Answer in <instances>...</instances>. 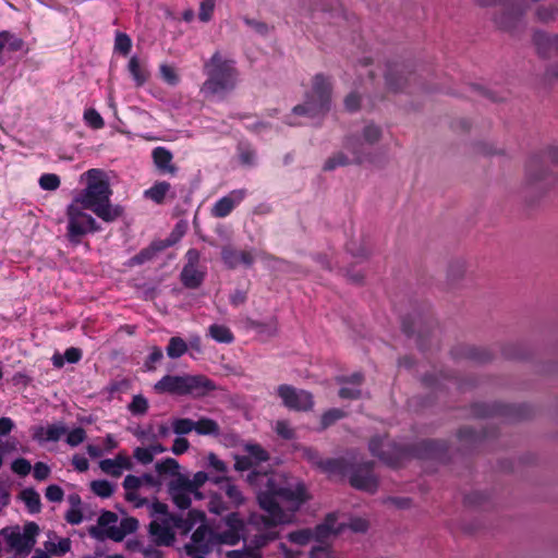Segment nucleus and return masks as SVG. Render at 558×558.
I'll return each instance as SVG.
<instances>
[{"mask_svg": "<svg viewBox=\"0 0 558 558\" xmlns=\"http://www.w3.org/2000/svg\"><path fill=\"white\" fill-rule=\"evenodd\" d=\"M34 477L38 481H44L46 480L49 474H50V468L43 463V462H37L34 466Z\"/></svg>", "mask_w": 558, "mask_h": 558, "instance_id": "obj_59", "label": "nucleus"}, {"mask_svg": "<svg viewBox=\"0 0 558 558\" xmlns=\"http://www.w3.org/2000/svg\"><path fill=\"white\" fill-rule=\"evenodd\" d=\"M317 464L323 469V471L330 475H338L343 472V463L340 460L327 459L317 462Z\"/></svg>", "mask_w": 558, "mask_h": 558, "instance_id": "obj_42", "label": "nucleus"}, {"mask_svg": "<svg viewBox=\"0 0 558 558\" xmlns=\"http://www.w3.org/2000/svg\"><path fill=\"white\" fill-rule=\"evenodd\" d=\"M344 108L349 112H355L361 107V96L356 92H351L344 98Z\"/></svg>", "mask_w": 558, "mask_h": 558, "instance_id": "obj_51", "label": "nucleus"}, {"mask_svg": "<svg viewBox=\"0 0 558 558\" xmlns=\"http://www.w3.org/2000/svg\"><path fill=\"white\" fill-rule=\"evenodd\" d=\"M481 8L494 9L492 14L495 25L502 31L517 29L527 10L526 0H476Z\"/></svg>", "mask_w": 558, "mask_h": 558, "instance_id": "obj_6", "label": "nucleus"}, {"mask_svg": "<svg viewBox=\"0 0 558 558\" xmlns=\"http://www.w3.org/2000/svg\"><path fill=\"white\" fill-rule=\"evenodd\" d=\"M150 533L160 545H170L174 539L171 527L163 521H153L150 523Z\"/></svg>", "mask_w": 558, "mask_h": 558, "instance_id": "obj_26", "label": "nucleus"}, {"mask_svg": "<svg viewBox=\"0 0 558 558\" xmlns=\"http://www.w3.org/2000/svg\"><path fill=\"white\" fill-rule=\"evenodd\" d=\"M137 529V521L133 518H124L118 520L117 531H111V539L116 542L122 541L128 534L133 533Z\"/></svg>", "mask_w": 558, "mask_h": 558, "instance_id": "obj_30", "label": "nucleus"}, {"mask_svg": "<svg viewBox=\"0 0 558 558\" xmlns=\"http://www.w3.org/2000/svg\"><path fill=\"white\" fill-rule=\"evenodd\" d=\"M194 432L203 436H218L220 434V427L216 421L209 417H201L198 421H195Z\"/></svg>", "mask_w": 558, "mask_h": 558, "instance_id": "obj_32", "label": "nucleus"}, {"mask_svg": "<svg viewBox=\"0 0 558 558\" xmlns=\"http://www.w3.org/2000/svg\"><path fill=\"white\" fill-rule=\"evenodd\" d=\"M63 356H64V360L69 363H76L81 360L82 352H81V350H78L76 348H69L65 350Z\"/></svg>", "mask_w": 558, "mask_h": 558, "instance_id": "obj_63", "label": "nucleus"}, {"mask_svg": "<svg viewBox=\"0 0 558 558\" xmlns=\"http://www.w3.org/2000/svg\"><path fill=\"white\" fill-rule=\"evenodd\" d=\"M186 259L187 263L181 272V280L187 288H197L204 279V271L199 270L197 267L199 253L194 248L189 250Z\"/></svg>", "mask_w": 558, "mask_h": 558, "instance_id": "obj_11", "label": "nucleus"}, {"mask_svg": "<svg viewBox=\"0 0 558 558\" xmlns=\"http://www.w3.org/2000/svg\"><path fill=\"white\" fill-rule=\"evenodd\" d=\"M416 78L404 63H389L385 74L386 86L393 93L403 92L412 82L415 83Z\"/></svg>", "mask_w": 558, "mask_h": 558, "instance_id": "obj_8", "label": "nucleus"}, {"mask_svg": "<svg viewBox=\"0 0 558 558\" xmlns=\"http://www.w3.org/2000/svg\"><path fill=\"white\" fill-rule=\"evenodd\" d=\"M65 441L71 447H76L85 441L86 439V432L82 427H76L70 432L65 433Z\"/></svg>", "mask_w": 558, "mask_h": 558, "instance_id": "obj_43", "label": "nucleus"}, {"mask_svg": "<svg viewBox=\"0 0 558 558\" xmlns=\"http://www.w3.org/2000/svg\"><path fill=\"white\" fill-rule=\"evenodd\" d=\"M278 537L277 533L269 532L266 535H260L255 539L254 548H246L244 550H232L228 553L229 558H260L258 549L265 546L269 541Z\"/></svg>", "mask_w": 558, "mask_h": 558, "instance_id": "obj_23", "label": "nucleus"}, {"mask_svg": "<svg viewBox=\"0 0 558 558\" xmlns=\"http://www.w3.org/2000/svg\"><path fill=\"white\" fill-rule=\"evenodd\" d=\"M143 478L135 475H128L123 481V487L126 490V497L130 500L135 499L136 490L141 487Z\"/></svg>", "mask_w": 558, "mask_h": 558, "instance_id": "obj_39", "label": "nucleus"}, {"mask_svg": "<svg viewBox=\"0 0 558 558\" xmlns=\"http://www.w3.org/2000/svg\"><path fill=\"white\" fill-rule=\"evenodd\" d=\"M362 383L360 375H354L351 380L347 381L340 389L339 396L342 399H356L360 397L361 391L359 389Z\"/></svg>", "mask_w": 558, "mask_h": 558, "instance_id": "obj_33", "label": "nucleus"}, {"mask_svg": "<svg viewBox=\"0 0 558 558\" xmlns=\"http://www.w3.org/2000/svg\"><path fill=\"white\" fill-rule=\"evenodd\" d=\"M129 410L134 415H143L148 410V401L143 396H135L129 404Z\"/></svg>", "mask_w": 558, "mask_h": 558, "instance_id": "obj_45", "label": "nucleus"}, {"mask_svg": "<svg viewBox=\"0 0 558 558\" xmlns=\"http://www.w3.org/2000/svg\"><path fill=\"white\" fill-rule=\"evenodd\" d=\"M153 158L159 171L171 175L175 174L177 168L172 163V154L169 150L163 147H157L153 151Z\"/></svg>", "mask_w": 558, "mask_h": 558, "instance_id": "obj_24", "label": "nucleus"}, {"mask_svg": "<svg viewBox=\"0 0 558 558\" xmlns=\"http://www.w3.org/2000/svg\"><path fill=\"white\" fill-rule=\"evenodd\" d=\"M85 185L66 206V236L72 243H80L88 233L99 230L96 219L87 213L90 210L105 222H112L122 216L123 209L110 201L112 191L107 173L100 169H90L80 177Z\"/></svg>", "mask_w": 558, "mask_h": 558, "instance_id": "obj_1", "label": "nucleus"}, {"mask_svg": "<svg viewBox=\"0 0 558 558\" xmlns=\"http://www.w3.org/2000/svg\"><path fill=\"white\" fill-rule=\"evenodd\" d=\"M159 72L162 81L168 85L177 86L179 84L180 77L173 66L162 63L159 66Z\"/></svg>", "mask_w": 558, "mask_h": 558, "instance_id": "obj_38", "label": "nucleus"}, {"mask_svg": "<svg viewBox=\"0 0 558 558\" xmlns=\"http://www.w3.org/2000/svg\"><path fill=\"white\" fill-rule=\"evenodd\" d=\"M171 427L177 435H185L194 430L195 421L191 418H173Z\"/></svg>", "mask_w": 558, "mask_h": 558, "instance_id": "obj_37", "label": "nucleus"}, {"mask_svg": "<svg viewBox=\"0 0 558 558\" xmlns=\"http://www.w3.org/2000/svg\"><path fill=\"white\" fill-rule=\"evenodd\" d=\"M343 415L344 414L341 410H338V409L329 410L328 412H326L323 415V418H322L323 425L328 426L331 423H333L335 421L341 418Z\"/></svg>", "mask_w": 558, "mask_h": 558, "instance_id": "obj_61", "label": "nucleus"}, {"mask_svg": "<svg viewBox=\"0 0 558 558\" xmlns=\"http://www.w3.org/2000/svg\"><path fill=\"white\" fill-rule=\"evenodd\" d=\"M244 23L260 35H266L268 33V25L264 22L245 17Z\"/></svg>", "mask_w": 558, "mask_h": 558, "instance_id": "obj_60", "label": "nucleus"}, {"mask_svg": "<svg viewBox=\"0 0 558 558\" xmlns=\"http://www.w3.org/2000/svg\"><path fill=\"white\" fill-rule=\"evenodd\" d=\"M24 46L25 41L17 35L9 31L0 32V52L4 49V47H7L11 52H16L22 50Z\"/></svg>", "mask_w": 558, "mask_h": 558, "instance_id": "obj_29", "label": "nucleus"}, {"mask_svg": "<svg viewBox=\"0 0 558 558\" xmlns=\"http://www.w3.org/2000/svg\"><path fill=\"white\" fill-rule=\"evenodd\" d=\"M84 120L86 124L93 129H100L104 126V119L99 112L93 108L86 109L84 112Z\"/></svg>", "mask_w": 558, "mask_h": 558, "instance_id": "obj_46", "label": "nucleus"}, {"mask_svg": "<svg viewBox=\"0 0 558 558\" xmlns=\"http://www.w3.org/2000/svg\"><path fill=\"white\" fill-rule=\"evenodd\" d=\"M185 379L186 375L165 376L155 385V390L160 393L169 392L177 395H185Z\"/></svg>", "mask_w": 558, "mask_h": 558, "instance_id": "obj_22", "label": "nucleus"}, {"mask_svg": "<svg viewBox=\"0 0 558 558\" xmlns=\"http://www.w3.org/2000/svg\"><path fill=\"white\" fill-rule=\"evenodd\" d=\"M246 196V191L243 189L233 190L228 195L217 201L213 208L211 215L217 218L228 216L233 208L239 205Z\"/></svg>", "mask_w": 558, "mask_h": 558, "instance_id": "obj_13", "label": "nucleus"}, {"mask_svg": "<svg viewBox=\"0 0 558 558\" xmlns=\"http://www.w3.org/2000/svg\"><path fill=\"white\" fill-rule=\"evenodd\" d=\"M240 251L233 250L232 247H225L222 250V258L229 267H236L240 265Z\"/></svg>", "mask_w": 558, "mask_h": 558, "instance_id": "obj_50", "label": "nucleus"}, {"mask_svg": "<svg viewBox=\"0 0 558 558\" xmlns=\"http://www.w3.org/2000/svg\"><path fill=\"white\" fill-rule=\"evenodd\" d=\"M533 43L542 58L558 57V34L549 35L546 32L536 31Z\"/></svg>", "mask_w": 558, "mask_h": 558, "instance_id": "obj_14", "label": "nucleus"}, {"mask_svg": "<svg viewBox=\"0 0 558 558\" xmlns=\"http://www.w3.org/2000/svg\"><path fill=\"white\" fill-rule=\"evenodd\" d=\"M341 529L335 525L332 517L327 518L326 522L316 527L315 533L310 530H301L289 534L290 542L296 545H306L314 537L317 539L328 538L330 535H337Z\"/></svg>", "mask_w": 558, "mask_h": 558, "instance_id": "obj_10", "label": "nucleus"}, {"mask_svg": "<svg viewBox=\"0 0 558 558\" xmlns=\"http://www.w3.org/2000/svg\"><path fill=\"white\" fill-rule=\"evenodd\" d=\"M118 515L113 512H104L97 522L96 526L90 527L89 533L98 539H111V531H117Z\"/></svg>", "mask_w": 558, "mask_h": 558, "instance_id": "obj_18", "label": "nucleus"}, {"mask_svg": "<svg viewBox=\"0 0 558 558\" xmlns=\"http://www.w3.org/2000/svg\"><path fill=\"white\" fill-rule=\"evenodd\" d=\"M189 448H190L189 440L184 437H178L174 439V441L172 444L171 451L175 456H180V454H183L184 452H186L189 450Z\"/></svg>", "mask_w": 558, "mask_h": 558, "instance_id": "obj_58", "label": "nucleus"}, {"mask_svg": "<svg viewBox=\"0 0 558 558\" xmlns=\"http://www.w3.org/2000/svg\"><path fill=\"white\" fill-rule=\"evenodd\" d=\"M208 465L218 473H226L228 468L227 464L218 458L214 452H209L206 457Z\"/></svg>", "mask_w": 558, "mask_h": 558, "instance_id": "obj_52", "label": "nucleus"}, {"mask_svg": "<svg viewBox=\"0 0 558 558\" xmlns=\"http://www.w3.org/2000/svg\"><path fill=\"white\" fill-rule=\"evenodd\" d=\"M46 498L52 502H60L63 500L64 493L58 485H49L45 494Z\"/></svg>", "mask_w": 558, "mask_h": 558, "instance_id": "obj_53", "label": "nucleus"}, {"mask_svg": "<svg viewBox=\"0 0 558 558\" xmlns=\"http://www.w3.org/2000/svg\"><path fill=\"white\" fill-rule=\"evenodd\" d=\"M226 495L234 505H240L243 501L242 494L239 488L228 481L226 483Z\"/></svg>", "mask_w": 558, "mask_h": 558, "instance_id": "obj_55", "label": "nucleus"}, {"mask_svg": "<svg viewBox=\"0 0 558 558\" xmlns=\"http://www.w3.org/2000/svg\"><path fill=\"white\" fill-rule=\"evenodd\" d=\"M209 335L218 342L230 343L233 341V335L231 330L223 325H211L209 327Z\"/></svg>", "mask_w": 558, "mask_h": 558, "instance_id": "obj_35", "label": "nucleus"}, {"mask_svg": "<svg viewBox=\"0 0 558 558\" xmlns=\"http://www.w3.org/2000/svg\"><path fill=\"white\" fill-rule=\"evenodd\" d=\"M331 94L330 78L322 73L316 74L304 102L293 107L287 123L292 126L315 125L330 110Z\"/></svg>", "mask_w": 558, "mask_h": 558, "instance_id": "obj_4", "label": "nucleus"}, {"mask_svg": "<svg viewBox=\"0 0 558 558\" xmlns=\"http://www.w3.org/2000/svg\"><path fill=\"white\" fill-rule=\"evenodd\" d=\"M31 470V463L26 459H16L12 463V471L19 475H27Z\"/></svg>", "mask_w": 558, "mask_h": 558, "instance_id": "obj_56", "label": "nucleus"}, {"mask_svg": "<svg viewBox=\"0 0 558 558\" xmlns=\"http://www.w3.org/2000/svg\"><path fill=\"white\" fill-rule=\"evenodd\" d=\"M216 0H202L199 4L198 17L202 22H208L211 19Z\"/></svg>", "mask_w": 558, "mask_h": 558, "instance_id": "obj_49", "label": "nucleus"}, {"mask_svg": "<svg viewBox=\"0 0 558 558\" xmlns=\"http://www.w3.org/2000/svg\"><path fill=\"white\" fill-rule=\"evenodd\" d=\"M350 483L353 487L369 493L377 487V478L368 464L356 468L350 475Z\"/></svg>", "mask_w": 558, "mask_h": 558, "instance_id": "obj_15", "label": "nucleus"}, {"mask_svg": "<svg viewBox=\"0 0 558 558\" xmlns=\"http://www.w3.org/2000/svg\"><path fill=\"white\" fill-rule=\"evenodd\" d=\"M39 185L41 189L47 191H54L60 185V179L57 174L47 173L40 177Z\"/></svg>", "mask_w": 558, "mask_h": 558, "instance_id": "obj_48", "label": "nucleus"}, {"mask_svg": "<svg viewBox=\"0 0 558 558\" xmlns=\"http://www.w3.org/2000/svg\"><path fill=\"white\" fill-rule=\"evenodd\" d=\"M20 498L26 505L27 509L32 513H37L40 510V496L39 494L32 489L26 488L23 489L20 494Z\"/></svg>", "mask_w": 558, "mask_h": 558, "instance_id": "obj_34", "label": "nucleus"}, {"mask_svg": "<svg viewBox=\"0 0 558 558\" xmlns=\"http://www.w3.org/2000/svg\"><path fill=\"white\" fill-rule=\"evenodd\" d=\"M169 493L173 502L181 509H186L190 506L192 495L195 497V492H192L187 485H183L179 476L170 482Z\"/></svg>", "mask_w": 558, "mask_h": 558, "instance_id": "obj_19", "label": "nucleus"}, {"mask_svg": "<svg viewBox=\"0 0 558 558\" xmlns=\"http://www.w3.org/2000/svg\"><path fill=\"white\" fill-rule=\"evenodd\" d=\"M173 523L183 533L199 524L192 535L191 543L185 545L189 554L196 550L209 551L217 544L234 545L240 541L243 531V521L235 513L227 517L225 529L217 533L205 524V513L198 510L190 511L186 519H173Z\"/></svg>", "mask_w": 558, "mask_h": 558, "instance_id": "obj_3", "label": "nucleus"}, {"mask_svg": "<svg viewBox=\"0 0 558 558\" xmlns=\"http://www.w3.org/2000/svg\"><path fill=\"white\" fill-rule=\"evenodd\" d=\"M45 550L54 556H62L71 548L69 538H59L54 533H48V539L44 543Z\"/></svg>", "mask_w": 558, "mask_h": 558, "instance_id": "obj_25", "label": "nucleus"}, {"mask_svg": "<svg viewBox=\"0 0 558 558\" xmlns=\"http://www.w3.org/2000/svg\"><path fill=\"white\" fill-rule=\"evenodd\" d=\"M39 526L35 522H28L23 531L19 526L4 527L0 531L9 548L20 556H27L36 544Z\"/></svg>", "mask_w": 558, "mask_h": 558, "instance_id": "obj_7", "label": "nucleus"}, {"mask_svg": "<svg viewBox=\"0 0 558 558\" xmlns=\"http://www.w3.org/2000/svg\"><path fill=\"white\" fill-rule=\"evenodd\" d=\"M536 17L542 23H548L556 19V15L558 14V8L555 5H541L537 8Z\"/></svg>", "mask_w": 558, "mask_h": 558, "instance_id": "obj_40", "label": "nucleus"}, {"mask_svg": "<svg viewBox=\"0 0 558 558\" xmlns=\"http://www.w3.org/2000/svg\"><path fill=\"white\" fill-rule=\"evenodd\" d=\"M245 451L254 464L260 461H265L268 458L267 453L258 445H246Z\"/></svg>", "mask_w": 558, "mask_h": 558, "instance_id": "obj_47", "label": "nucleus"}, {"mask_svg": "<svg viewBox=\"0 0 558 558\" xmlns=\"http://www.w3.org/2000/svg\"><path fill=\"white\" fill-rule=\"evenodd\" d=\"M72 463H73L74 468L80 472L87 471L88 466H89L87 459L80 454H75L73 457Z\"/></svg>", "mask_w": 558, "mask_h": 558, "instance_id": "obj_64", "label": "nucleus"}, {"mask_svg": "<svg viewBox=\"0 0 558 558\" xmlns=\"http://www.w3.org/2000/svg\"><path fill=\"white\" fill-rule=\"evenodd\" d=\"M90 488L97 496H100L102 498L111 496L113 492L112 485L105 480L92 482Z\"/></svg>", "mask_w": 558, "mask_h": 558, "instance_id": "obj_44", "label": "nucleus"}, {"mask_svg": "<svg viewBox=\"0 0 558 558\" xmlns=\"http://www.w3.org/2000/svg\"><path fill=\"white\" fill-rule=\"evenodd\" d=\"M363 140H379L383 136L381 129L376 124H367L363 130Z\"/></svg>", "mask_w": 558, "mask_h": 558, "instance_id": "obj_57", "label": "nucleus"}, {"mask_svg": "<svg viewBox=\"0 0 558 558\" xmlns=\"http://www.w3.org/2000/svg\"><path fill=\"white\" fill-rule=\"evenodd\" d=\"M276 432L281 437L289 439L293 436V430L286 421H278L276 424Z\"/></svg>", "mask_w": 558, "mask_h": 558, "instance_id": "obj_62", "label": "nucleus"}, {"mask_svg": "<svg viewBox=\"0 0 558 558\" xmlns=\"http://www.w3.org/2000/svg\"><path fill=\"white\" fill-rule=\"evenodd\" d=\"M248 483L255 488L260 507L267 512L265 526L290 523L294 513L310 499L305 485L277 473H252Z\"/></svg>", "mask_w": 558, "mask_h": 558, "instance_id": "obj_2", "label": "nucleus"}, {"mask_svg": "<svg viewBox=\"0 0 558 558\" xmlns=\"http://www.w3.org/2000/svg\"><path fill=\"white\" fill-rule=\"evenodd\" d=\"M133 456L142 464H148L154 460V457L150 453L149 449L145 447L135 448Z\"/></svg>", "mask_w": 558, "mask_h": 558, "instance_id": "obj_54", "label": "nucleus"}, {"mask_svg": "<svg viewBox=\"0 0 558 558\" xmlns=\"http://www.w3.org/2000/svg\"><path fill=\"white\" fill-rule=\"evenodd\" d=\"M179 477L182 480L183 485H187L192 492H195V498H203V495L198 492V489L208 481L207 473L199 471L194 474L193 478H189L184 474L180 475Z\"/></svg>", "mask_w": 558, "mask_h": 558, "instance_id": "obj_31", "label": "nucleus"}, {"mask_svg": "<svg viewBox=\"0 0 558 558\" xmlns=\"http://www.w3.org/2000/svg\"><path fill=\"white\" fill-rule=\"evenodd\" d=\"M100 470L113 477H119L125 470H131L133 463L126 452H119L112 459H105L99 462Z\"/></svg>", "mask_w": 558, "mask_h": 558, "instance_id": "obj_16", "label": "nucleus"}, {"mask_svg": "<svg viewBox=\"0 0 558 558\" xmlns=\"http://www.w3.org/2000/svg\"><path fill=\"white\" fill-rule=\"evenodd\" d=\"M126 70L137 88L143 87L150 80L151 73L145 58L132 56L128 62Z\"/></svg>", "mask_w": 558, "mask_h": 558, "instance_id": "obj_12", "label": "nucleus"}, {"mask_svg": "<svg viewBox=\"0 0 558 558\" xmlns=\"http://www.w3.org/2000/svg\"><path fill=\"white\" fill-rule=\"evenodd\" d=\"M66 433L63 424L38 425L32 428V437L39 444L58 441Z\"/></svg>", "mask_w": 558, "mask_h": 558, "instance_id": "obj_17", "label": "nucleus"}, {"mask_svg": "<svg viewBox=\"0 0 558 558\" xmlns=\"http://www.w3.org/2000/svg\"><path fill=\"white\" fill-rule=\"evenodd\" d=\"M215 389L214 383L202 375H186L185 379V395H193L196 397L205 396Z\"/></svg>", "mask_w": 558, "mask_h": 558, "instance_id": "obj_20", "label": "nucleus"}, {"mask_svg": "<svg viewBox=\"0 0 558 558\" xmlns=\"http://www.w3.org/2000/svg\"><path fill=\"white\" fill-rule=\"evenodd\" d=\"M205 82L201 86V93L207 99H226L235 88L240 72L235 61L225 58L216 51L204 64Z\"/></svg>", "mask_w": 558, "mask_h": 558, "instance_id": "obj_5", "label": "nucleus"}, {"mask_svg": "<svg viewBox=\"0 0 558 558\" xmlns=\"http://www.w3.org/2000/svg\"><path fill=\"white\" fill-rule=\"evenodd\" d=\"M132 48V40L129 35L125 33H118L114 40V49L122 53L123 56H128Z\"/></svg>", "mask_w": 558, "mask_h": 558, "instance_id": "obj_41", "label": "nucleus"}, {"mask_svg": "<svg viewBox=\"0 0 558 558\" xmlns=\"http://www.w3.org/2000/svg\"><path fill=\"white\" fill-rule=\"evenodd\" d=\"M155 471L161 477L171 476L177 480L178 476L183 475L180 473V464L173 458H166L155 464Z\"/></svg>", "mask_w": 558, "mask_h": 558, "instance_id": "obj_27", "label": "nucleus"}, {"mask_svg": "<svg viewBox=\"0 0 558 558\" xmlns=\"http://www.w3.org/2000/svg\"><path fill=\"white\" fill-rule=\"evenodd\" d=\"M171 192V184L166 181L156 182L150 189L144 192L146 198L161 204L166 196Z\"/></svg>", "mask_w": 558, "mask_h": 558, "instance_id": "obj_28", "label": "nucleus"}, {"mask_svg": "<svg viewBox=\"0 0 558 558\" xmlns=\"http://www.w3.org/2000/svg\"><path fill=\"white\" fill-rule=\"evenodd\" d=\"M187 351V344L182 338L172 337L167 347V354L171 359H178Z\"/></svg>", "mask_w": 558, "mask_h": 558, "instance_id": "obj_36", "label": "nucleus"}, {"mask_svg": "<svg viewBox=\"0 0 558 558\" xmlns=\"http://www.w3.org/2000/svg\"><path fill=\"white\" fill-rule=\"evenodd\" d=\"M283 404L296 411H306L313 407V397L305 390H298L288 385H281L277 389Z\"/></svg>", "mask_w": 558, "mask_h": 558, "instance_id": "obj_9", "label": "nucleus"}, {"mask_svg": "<svg viewBox=\"0 0 558 558\" xmlns=\"http://www.w3.org/2000/svg\"><path fill=\"white\" fill-rule=\"evenodd\" d=\"M470 95L472 100L485 99L490 102H501L508 98V93L505 90H497L494 88H487L482 85L471 84L469 86Z\"/></svg>", "mask_w": 558, "mask_h": 558, "instance_id": "obj_21", "label": "nucleus"}]
</instances>
